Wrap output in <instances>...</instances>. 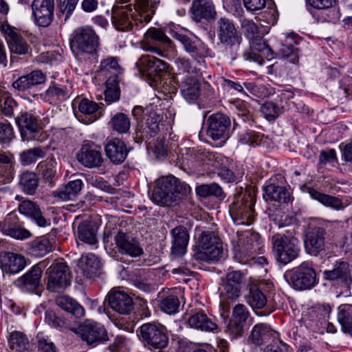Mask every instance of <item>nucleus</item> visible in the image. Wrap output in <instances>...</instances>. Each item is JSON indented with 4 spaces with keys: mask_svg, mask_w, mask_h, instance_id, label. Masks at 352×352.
<instances>
[{
    "mask_svg": "<svg viewBox=\"0 0 352 352\" xmlns=\"http://www.w3.org/2000/svg\"><path fill=\"white\" fill-rule=\"evenodd\" d=\"M156 0H134L129 5L114 4L111 10V21L120 31H129L135 26L147 23L155 14Z\"/></svg>",
    "mask_w": 352,
    "mask_h": 352,
    "instance_id": "1",
    "label": "nucleus"
},
{
    "mask_svg": "<svg viewBox=\"0 0 352 352\" xmlns=\"http://www.w3.org/2000/svg\"><path fill=\"white\" fill-rule=\"evenodd\" d=\"M272 250L276 260L286 265L299 256L300 241L292 234L276 233L270 237Z\"/></svg>",
    "mask_w": 352,
    "mask_h": 352,
    "instance_id": "2",
    "label": "nucleus"
},
{
    "mask_svg": "<svg viewBox=\"0 0 352 352\" xmlns=\"http://www.w3.org/2000/svg\"><path fill=\"white\" fill-rule=\"evenodd\" d=\"M188 188V185L181 183L173 176L163 177L157 182L152 199L157 204L170 206L176 202L178 195L186 193Z\"/></svg>",
    "mask_w": 352,
    "mask_h": 352,
    "instance_id": "3",
    "label": "nucleus"
},
{
    "mask_svg": "<svg viewBox=\"0 0 352 352\" xmlns=\"http://www.w3.org/2000/svg\"><path fill=\"white\" fill-rule=\"evenodd\" d=\"M255 195L245 190L234 197L230 206V215L236 225H250L254 221Z\"/></svg>",
    "mask_w": 352,
    "mask_h": 352,
    "instance_id": "4",
    "label": "nucleus"
},
{
    "mask_svg": "<svg viewBox=\"0 0 352 352\" xmlns=\"http://www.w3.org/2000/svg\"><path fill=\"white\" fill-rule=\"evenodd\" d=\"M287 276L289 284L296 290L310 289L318 283L316 270L308 262L293 268Z\"/></svg>",
    "mask_w": 352,
    "mask_h": 352,
    "instance_id": "5",
    "label": "nucleus"
},
{
    "mask_svg": "<svg viewBox=\"0 0 352 352\" xmlns=\"http://www.w3.org/2000/svg\"><path fill=\"white\" fill-rule=\"evenodd\" d=\"M98 47V36L89 28L76 29L70 39L72 51L76 54H94Z\"/></svg>",
    "mask_w": 352,
    "mask_h": 352,
    "instance_id": "6",
    "label": "nucleus"
},
{
    "mask_svg": "<svg viewBox=\"0 0 352 352\" xmlns=\"http://www.w3.org/2000/svg\"><path fill=\"white\" fill-rule=\"evenodd\" d=\"M140 72L155 82H157L167 72L166 62L151 55H142L136 62Z\"/></svg>",
    "mask_w": 352,
    "mask_h": 352,
    "instance_id": "7",
    "label": "nucleus"
},
{
    "mask_svg": "<svg viewBox=\"0 0 352 352\" xmlns=\"http://www.w3.org/2000/svg\"><path fill=\"white\" fill-rule=\"evenodd\" d=\"M140 333L150 349H162L168 344V337L164 326L146 323L140 327Z\"/></svg>",
    "mask_w": 352,
    "mask_h": 352,
    "instance_id": "8",
    "label": "nucleus"
},
{
    "mask_svg": "<svg viewBox=\"0 0 352 352\" xmlns=\"http://www.w3.org/2000/svg\"><path fill=\"white\" fill-rule=\"evenodd\" d=\"M250 316L247 307L242 304L236 305L233 309L230 318H225L221 313V318H223L225 323L224 331L234 338L242 335L244 325Z\"/></svg>",
    "mask_w": 352,
    "mask_h": 352,
    "instance_id": "9",
    "label": "nucleus"
},
{
    "mask_svg": "<svg viewBox=\"0 0 352 352\" xmlns=\"http://www.w3.org/2000/svg\"><path fill=\"white\" fill-rule=\"evenodd\" d=\"M68 267L63 261H56L47 270L48 280L47 288L51 292H58L69 284Z\"/></svg>",
    "mask_w": 352,
    "mask_h": 352,
    "instance_id": "10",
    "label": "nucleus"
},
{
    "mask_svg": "<svg viewBox=\"0 0 352 352\" xmlns=\"http://www.w3.org/2000/svg\"><path fill=\"white\" fill-rule=\"evenodd\" d=\"M54 0H33L30 4L34 23L39 27H49L54 16Z\"/></svg>",
    "mask_w": 352,
    "mask_h": 352,
    "instance_id": "11",
    "label": "nucleus"
},
{
    "mask_svg": "<svg viewBox=\"0 0 352 352\" xmlns=\"http://www.w3.org/2000/svg\"><path fill=\"white\" fill-rule=\"evenodd\" d=\"M219 238L212 232H203L199 239V248L201 250L197 258L201 260L214 262L220 256Z\"/></svg>",
    "mask_w": 352,
    "mask_h": 352,
    "instance_id": "12",
    "label": "nucleus"
},
{
    "mask_svg": "<svg viewBox=\"0 0 352 352\" xmlns=\"http://www.w3.org/2000/svg\"><path fill=\"white\" fill-rule=\"evenodd\" d=\"M77 333L87 344H98L109 340L104 326L94 321H86L80 324Z\"/></svg>",
    "mask_w": 352,
    "mask_h": 352,
    "instance_id": "13",
    "label": "nucleus"
},
{
    "mask_svg": "<svg viewBox=\"0 0 352 352\" xmlns=\"http://www.w3.org/2000/svg\"><path fill=\"white\" fill-rule=\"evenodd\" d=\"M261 248L260 235L252 230H245L238 235L236 251L240 257L252 256Z\"/></svg>",
    "mask_w": 352,
    "mask_h": 352,
    "instance_id": "14",
    "label": "nucleus"
},
{
    "mask_svg": "<svg viewBox=\"0 0 352 352\" xmlns=\"http://www.w3.org/2000/svg\"><path fill=\"white\" fill-rule=\"evenodd\" d=\"M0 30L7 41L10 52L19 55L26 54L30 51V46L25 40L16 32L15 28L7 21H0Z\"/></svg>",
    "mask_w": 352,
    "mask_h": 352,
    "instance_id": "15",
    "label": "nucleus"
},
{
    "mask_svg": "<svg viewBox=\"0 0 352 352\" xmlns=\"http://www.w3.org/2000/svg\"><path fill=\"white\" fill-rule=\"evenodd\" d=\"M241 41L240 32L228 19H221V47H223L230 54L232 58Z\"/></svg>",
    "mask_w": 352,
    "mask_h": 352,
    "instance_id": "16",
    "label": "nucleus"
},
{
    "mask_svg": "<svg viewBox=\"0 0 352 352\" xmlns=\"http://www.w3.org/2000/svg\"><path fill=\"white\" fill-rule=\"evenodd\" d=\"M154 41H157L168 47H172L171 40L160 29L152 28L148 30L145 34V38L141 42V47L146 52H149L159 56H164V52L157 45Z\"/></svg>",
    "mask_w": 352,
    "mask_h": 352,
    "instance_id": "17",
    "label": "nucleus"
},
{
    "mask_svg": "<svg viewBox=\"0 0 352 352\" xmlns=\"http://www.w3.org/2000/svg\"><path fill=\"white\" fill-rule=\"evenodd\" d=\"M250 50L244 53V57L246 60L258 63L260 65L263 64V59L270 60L273 58V53L271 48L268 46L262 36H256L250 40Z\"/></svg>",
    "mask_w": 352,
    "mask_h": 352,
    "instance_id": "18",
    "label": "nucleus"
},
{
    "mask_svg": "<svg viewBox=\"0 0 352 352\" xmlns=\"http://www.w3.org/2000/svg\"><path fill=\"white\" fill-rule=\"evenodd\" d=\"M165 31L178 40L183 45L185 51L194 59L199 60L205 56V47L200 40L193 39L186 35L179 34L171 28H166Z\"/></svg>",
    "mask_w": 352,
    "mask_h": 352,
    "instance_id": "19",
    "label": "nucleus"
},
{
    "mask_svg": "<svg viewBox=\"0 0 352 352\" xmlns=\"http://www.w3.org/2000/svg\"><path fill=\"white\" fill-rule=\"evenodd\" d=\"M326 231L322 227L311 228L305 236V249L307 254L317 256L324 250V236Z\"/></svg>",
    "mask_w": 352,
    "mask_h": 352,
    "instance_id": "20",
    "label": "nucleus"
},
{
    "mask_svg": "<svg viewBox=\"0 0 352 352\" xmlns=\"http://www.w3.org/2000/svg\"><path fill=\"white\" fill-rule=\"evenodd\" d=\"M42 270L38 265L33 266L25 274L17 278L14 285L23 292H35L41 286Z\"/></svg>",
    "mask_w": 352,
    "mask_h": 352,
    "instance_id": "21",
    "label": "nucleus"
},
{
    "mask_svg": "<svg viewBox=\"0 0 352 352\" xmlns=\"http://www.w3.org/2000/svg\"><path fill=\"white\" fill-rule=\"evenodd\" d=\"M18 210L21 214L31 219L39 227L44 228L51 224L50 219L43 216L40 207L34 201L23 200L18 206Z\"/></svg>",
    "mask_w": 352,
    "mask_h": 352,
    "instance_id": "22",
    "label": "nucleus"
},
{
    "mask_svg": "<svg viewBox=\"0 0 352 352\" xmlns=\"http://www.w3.org/2000/svg\"><path fill=\"white\" fill-rule=\"evenodd\" d=\"M192 19L196 22L202 19L214 20L217 12L212 0H194L191 7Z\"/></svg>",
    "mask_w": 352,
    "mask_h": 352,
    "instance_id": "23",
    "label": "nucleus"
},
{
    "mask_svg": "<svg viewBox=\"0 0 352 352\" xmlns=\"http://www.w3.org/2000/svg\"><path fill=\"white\" fill-rule=\"evenodd\" d=\"M25 265V258L20 254L11 252L0 253V267L5 272L16 274L23 270Z\"/></svg>",
    "mask_w": 352,
    "mask_h": 352,
    "instance_id": "24",
    "label": "nucleus"
},
{
    "mask_svg": "<svg viewBox=\"0 0 352 352\" xmlns=\"http://www.w3.org/2000/svg\"><path fill=\"white\" fill-rule=\"evenodd\" d=\"M115 242L119 252L122 254L131 257L139 256L143 254V250L138 241L123 232H119L115 236Z\"/></svg>",
    "mask_w": 352,
    "mask_h": 352,
    "instance_id": "25",
    "label": "nucleus"
},
{
    "mask_svg": "<svg viewBox=\"0 0 352 352\" xmlns=\"http://www.w3.org/2000/svg\"><path fill=\"white\" fill-rule=\"evenodd\" d=\"M76 158L82 165L88 168L100 166L102 162L100 150L95 145H83Z\"/></svg>",
    "mask_w": 352,
    "mask_h": 352,
    "instance_id": "26",
    "label": "nucleus"
},
{
    "mask_svg": "<svg viewBox=\"0 0 352 352\" xmlns=\"http://www.w3.org/2000/svg\"><path fill=\"white\" fill-rule=\"evenodd\" d=\"M278 337V333L273 330L270 325L266 324H257L252 328L248 338V342L256 345L261 346Z\"/></svg>",
    "mask_w": 352,
    "mask_h": 352,
    "instance_id": "27",
    "label": "nucleus"
},
{
    "mask_svg": "<svg viewBox=\"0 0 352 352\" xmlns=\"http://www.w3.org/2000/svg\"><path fill=\"white\" fill-rule=\"evenodd\" d=\"M16 122L23 140H28L30 138L26 137L28 133L32 134L34 138L35 135L39 133L38 118L31 112L22 113L16 118Z\"/></svg>",
    "mask_w": 352,
    "mask_h": 352,
    "instance_id": "28",
    "label": "nucleus"
},
{
    "mask_svg": "<svg viewBox=\"0 0 352 352\" xmlns=\"http://www.w3.org/2000/svg\"><path fill=\"white\" fill-rule=\"evenodd\" d=\"M109 305L120 314H129L133 307L131 297L124 292L111 291L109 294Z\"/></svg>",
    "mask_w": 352,
    "mask_h": 352,
    "instance_id": "29",
    "label": "nucleus"
},
{
    "mask_svg": "<svg viewBox=\"0 0 352 352\" xmlns=\"http://www.w3.org/2000/svg\"><path fill=\"white\" fill-rule=\"evenodd\" d=\"M104 150L107 157L115 164H122L129 153L125 142L119 138L109 140Z\"/></svg>",
    "mask_w": 352,
    "mask_h": 352,
    "instance_id": "30",
    "label": "nucleus"
},
{
    "mask_svg": "<svg viewBox=\"0 0 352 352\" xmlns=\"http://www.w3.org/2000/svg\"><path fill=\"white\" fill-rule=\"evenodd\" d=\"M170 234L173 239L171 253L177 256L184 255L189 241L187 229L183 226H178L171 230Z\"/></svg>",
    "mask_w": 352,
    "mask_h": 352,
    "instance_id": "31",
    "label": "nucleus"
},
{
    "mask_svg": "<svg viewBox=\"0 0 352 352\" xmlns=\"http://www.w3.org/2000/svg\"><path fill=\"white\" fill-rule=\"evenodd\" d=\"M98 109L99 106L96 102L82 98L78 102L79 114H76V117L85 124H91L100 118Z\"/></svg>",
    "mask_w": 352,
    "mask_h": 352,
    "instance_id": "32",
    "label": "nucleus"
},
{
    "mask_svg": "<svg viewBox=\"0 0 352 352\" xmlns=\"http://www.w3.org/2000/svg\"><path fill=\"white\" fill-rule=\"evenodd\" d=\"M79 266L87 278H95L101 274V262L94 254L82 255L79 261Z\"/></svg>",
    "mask_w": 352,
    "mask_h": 352,
    "instance_id": "33",
    "label": "nucleus"
},
{
    "mask_svg": "<svg viewBox=\"0 0 352 352\" xmlns=\"http://www.w3.org/2000/svg\"><path fill=\"white\" fill-rule=\"evenodd\" d=\"M178 82H180L181 93L184 98L192 102L195 101L200 94L199 84L195 76H180Z\"/></svg>",
    "mask_w": 352,
    "mask_h": 352,
    "instance_id": "34",
    "label": "nucleus"
},
{
    "mask_svg": "<svg viewBox=\"0 0 352 352\" xmlns=\"http://www.w3.org/2000/svg\"><path fill=\"white\" fill-rule=\"evenodd\" d=\"M188 322L191 328L206 332L217 330L218 326L203 311H197L188 318Z\"/></svg>",
    "mask_w": 352,
    "mask_h": 352,
    "instance_id": "35",
    "label": "nucleus"
},
{
    "mask_svg": "<svg viewBox=\"0 0 352 352\" xmlns=\"http://www.w3.org/2000/svg\"><path fill=\"white\" fill-rule=\"evenodd\" d=\"M263 197L266 201L286 204L290 200V193L285 186L270 184L264 188Z\"/></svg>",
    "mask_w": 352,
    "mask_h": 352,
    "instance_id": "36",
    "label": "nucleus"
},
{
    "mask_svg": "<svg viewBox=\"0 0 352 352\" xmlns=\"http://www.w3.org/2000/svg\"><path fill=\"white\" fill-rule=\"evenodd\" d=\"M307 192L313 199L319 201L324 206L330 207L336 210L344 208V204L336 197L324 194L311 187L307 188Z\"/></svg>",
    "mask_w": 352,
    "mask_h": 352,
    "instance_id": "37",
    "label": "nucleus"
},
{
    "mask_svg": "<svg viewBox=\"0 0 352 352\" xmlns=\"http://www.w3.org/2000/svg\"><path fill=\"white\" fill-rule=\"evenodd\" d=\"M83 186L81 179L69 182L66 185L54 192V196L62 201L72 200L80 192Z\"/></svg>",
    "mask_w": 352,
    "mask_h": 352,
    "instance_id": "38",
    "label": "nucleus"
},
{
    "mask_svg": "<svg viewBox=\"0 0 352 352\" xmlns=\"http://www.w3.org/2000/svg\"><path fill=\"white\" fill-rule=\"evenodd\" d=\"M96 229L89 221L80 223L76 233L77 239L89 245H95L98 242L96 237Z\"/></svg>",
    "mask_w": 352,
    "mask_h": 352,
    "instance_id": "39",
    "label": "nucleus"
},
{
    "mask_svg": "<svg viewBox=\"0 0 352 352\" xmlns=\"http://www.w3.org/2000/svg\"><path fill=\"white\" fill-rule=\"evenodd\" d=\"M227 283L225 290L228 298L238 297L240 294V286L243 283V274L239 271H234L228 274Z\"/></svg>",
    "mask_w": 352,
    "mask_h": 352,
    "instance_id": "40",
    "label": "nucleus"
},
{
    "mask_svg": "<svg viewBox=\"0 0 352 352\" xmlns=\"http://www.w3.org/2000/svg\"><path fill=\"white\" fill-rule=\"evenodd\" d=\"M161 117L154 111H150L146 118L145 126L141 132L142 138L148 139L158 134L160 128Z\"/></svg>",
    "mask_w": 352,
    "mask_h": 352,
    "instance_id": "41",
    "label": "nucleus"
},
{
    "mask_svg": "<svg viewBox=\"0 0 352 352\" xmlns=\"http://www.w3.org/2000/svg\"><path fill=\"white\" fill-rule=\"evenodd\" d=\"M56 302L60 308L72 314L76 318H80L85 314L83 307L74 299L67 296H58L56 300Z\"/></svg>",
    "mask_w": 352,
    "mask_h": 352,
    "instance_id": "42",
    "label": "nucleus"
},
{
    "mask_svg": "<svg viewBox=\"0 0 352 352\" xmlns=\"http://www.w3.org/2000/svg\"><path fill=\"white\" fill-rule=\"evenodd\" d=\"M38 177L34 172L24 171L19 176V186L27 195H32L38 186Z\"/></svg>",
    "mask_w": 352,
    "mask_h": 352,
    "instance_id": "43",
    "label": "nucleus"
},
{
    "mask_svg": "<svg viewBox=\"0 0 352 352\" xmlns=\"http://www.w3.org/2000/svg\"><path fill=\"white\" fill-rule=\"evenodd\" d=\"M10 348L15 352H28L30 342L28 337L21 331H13L8 338Z\"/></svg>",
    "mask_w": 352,
    "mask_h": 352,
    "instance_id": "44",
    "label": "nucleus"
},
{
    "mask_svg": "<svg viewBox=\"0 0 352 352\" xmlns=\"http://www.w3.org/2000/svg\"><path fill=\"white\" fill-rule=\"evenodd\" d=\"M324 278L328 280L340 279L342 282L348 283L351 280L349 264L342 262L333 270L324 271Z\"/></svg>",
    "mask_w": 352,
    "mask_h": 352,
    "instance_id": "45",
    "label": "nucleus"
},
{
    "mask_svg": "<svg viewBox=\"0 0 352 352\" xmlns=\"http://www.w3.org/2000/svg\"><path fill=\"white\" fill-rule=\"evenodd\" d=\"M45 154V148L34 147L21 152L19 155V160L22 165L28 166L35 163L38 159L43 158Z\"/></svg>",
    "mask_w": 352,
    "mask_h": 352,
    "instance_id": "46",
    "label": "nucleus"
},
{
    "mask_svg": "<svg viewBox=\"0 0 352 352\" xmlns=\"http://www.w3.org/2000/svg\"><path fill=\"white\" fill-rule=\"evenodd\" d=\"M106 89L104 92V100L109 104L118 101L120 98V91L116 76H111L106 81Z\"/></svg>",
    "mask_w": 352,
    "mask_h": 352,
    "instance_id": "47",
    "label": "nucleus"
},
{
    "mask_svg": "<svg viewBox=\"0 0 352 352\" xmlns=\"http://www.w3.org/2000/svg\"><path fill=\"white\" fill-rule=\"evenodd\" d=\"M109 124L113 131L120 134L128 133L131 127L129 118L123 113H118L112 116Z\"/></svg>",
    "mask_w": 352,
    "mask_h": 352,
    "instance_id": "48",
    "label": "nucleus"
},
{
    "mask_svg": "<svg viewBox=\"0 0 352 352\" xmlns=\"http://www.w3.org/2000/svg\"><path fill=\"white\" fill-rule=\"evenodd\" d=\"M338 320L342 331L352 335V305H342L339 307Z\"/></svg>",
    "mask_w": 352,
    "mask_h": 352,
    "instance_id": "49",
    "label": "nucleus"
},
{
    "mask_svg": "<svg viewBox=\"0 0 352 352\" xmlns=\"http://www.w3.org/2000/svg\"><path fill=\"white\" fill-rule=\"evenodd\" d=\"M175 63L178 71V74L175 78L177 81H178V78H181L180 76H195L197 73L196 67L191 65L190 61L188 59L183 57H177L175 59Z\"/></svg>",
    "mask_w": 352,
    "mask_h": 352,
    "instance_id": "50",
    "label": "nucleus"
},
{
    "mask_svg": "<svg viewBox=\"0 0 352 352\" xmlns=\"http://www.w3.org/2000/svg\"><path fill=\"white\" fill-rule=\"evenodd\" d=\"M247 302L253 309H262L267 303V299L263 293L256 287H252L247 296Z\"/></svg>",
    "mask_w": 352,
    "mask_h": 352,
    "instance_id": "51",
    "label": "nucleus"
},
{
    "mask_svg": "<svg viewBox=\"0 0 352 352\" xmlns=\"http://www.w3.org/2000/svg\"><path fill=\"white\" fill-rule=\"evenodd\" d=\"M52 250V244L47 237H41L32 243V253L36 256H43Z\"/></svg>",
    "mask_w": 352,
    "mask_h": 352,
    "instance_id": "52",
    "label": "nucleus"
},
{
    "mask_svg": "<svg viewBox=\"0 0 352 352\" xmlns=\"http://www.w3.org/2000/svg\"><path fill=\"white\" fill-rule=\"evenodd\" d=\"M56 160L54 157H52L51 158L47 159V160L41 162L38 164L37 168L41 173L43 178L46 181L51 182L52 179L56 173Z\"/></svg>",
    "mask_w": 352,
    "mask_h": 352,
    "instance_id": "53",
    "label": "nucleus"
},
{
    "mask_svg": "<svg viewBox=\"0 0 352 352\" xmlns=\"http://www.w3.org/2000/svg\"><path fill=\"white\" fill-rule=\"evenodd\" d=\"M159 306L162 311L171 315L179 311L180 302L177 296L169 295L160 300Z\"/></svg>",
    "mask_w": 352,
    "mask_h": 352,
    "instance_id": "54",
    "label": "nucleus"
},
{
    "mask_svg": "<svg viewBox=\"0 0 352 352\" xmlns=\"http://www.w3.org/2000/svg\"><path fill=\"white\" fill-rule=\"evenodd\" d=\"M283 108L278 104L267 101L261 107V111L265 118L269 120H274L283 113Z\"/></svg>",
    "mask_w": 352,
    "mask_h": 352,
    "instance_id": "55",
    "label": "nucleus"
},
{
    "mask_svg": "<svg viewBox=\"0 0 352 352\" xmlns=\"http://www.w3.org/2000/svg\"><path fill=\"white\" fill-rule=\"evenodd\" d=\"M121 67L118 64L117 57L110 56L101 60L100 71L104 74L111 73L112 76H116L120 72Z\"/></svg>",
    "mask_w": 352,
    "mask_h": 352,
    "instance_id": "56",
    "label": "nucleus"
},
{
    "mask_svg": "<svg viewBox=\"0 0 352 352\" xmlns=\"http://www.w3.org/2000/svg\"><path fill=\"white\" fill-rule=\"evenodd\" d=\"M208 128L207 135L213 140H218L220 138V113H217L211 115L208 120Z\"/></svg>",
    "mask_w": 352,
    "mask_h": 352,
    "instance_id": "57",
    "label": "nucleus"
},
{
    "mask_svg": "<svg viewBox=\"0 0 352 352\" xmlns=\"http://www.w3.org/2000/svg\"><path fill=\"white\" fill-rule=\"evenodd\" d=\"M221 179L228 183H236L239 177L232 171V164L229 162L228 157L221 158Z\"/></svg>",
    "mask_w": 352,
    "mask_h": 352,
    "instance_id": "58",
    "label": "nucleus"
},
{
    "mask_svg": "<svg viewBox=\"0 0 352 352\" xmlns=\"http://www.w3.org/2000/svg\"><path fill=\"white\" fill-rule=\"evenodd\" d=\"M79 0H59L58 8V15H65V21H66L72 12H74L76 6Z\"/></svg>",
    "mask_w": 352,
    "mask_h": 352,
    "instance_id": "59",
    "label": "nucleus"
},
{
    "mask_svg": "<svg viewBox=\"0 0 352 352\" xmlns=\"http://www.w3.org/2000/svg\"><path fill=\"white\" fill-rule=\"evenodd\" d=\"M19 224L18 216L14 212H12L6 215L3 221L0 222V230L3 234H6Z\"/></svg>",
    "mask_w": 352,
    "mask_h": 352,
    "instance_id": "60",
    "label": "nucleus"
},
{
    "mask_svg": "<svg viewBox=\"0 0 352 352\" xmlns=\"http://www.w3.org/2000/svg\"><path fill=\"white\" fill-rule=\"evenodd\" d=\"M196 192L199 196L204 197L211 195L218 197L220 193V187L216 183L202 184L196 188Z\"/></svg>",
    "mask_w": 352,
    "mask_h": 352,
    "instance_id": "61",
    "label": "nucleus"
},
{
    "mask_svg": "<svg viewBox=\"0 0 352 352\" xmlns=\"http://www.w3.org/2000/svg\"><path fill=\"white\" fill-rule=\"evenodd\" d=\"M278 54L292 63H296L298 60V49L292 45H283Z\"/></svg>",
    "mask_w": 352,
    "mask_h": 352,
    "instance_id": "62",
    "label": "nucleus"
},
{
    "mask_svg": "<svg viewBox=\"0 0 352 352\" xmlns=\"http://www.w3.org/2000/svg\"><path fill=\"white\" fill-rule=\"evenodd\" d=\"M37 352H58V350L49 338L37 336Z\"/></svg>",
    "mask_w": 352,
    "mask_h": 352,
    "instance_id": "63",
    "label": "nucleus"
},
{
    "mask_svg": "<svg viewBox=\"0 0 352 352\" xmlns=\"http://www.w3.org/2000/svg\"><path fill=\"white\" fill-rule=\"evenodd\" d=\"M243 85L248 91L256 97L262 98L268 94V91L264 85H258L252 82H245Z\"/></svg>",
    "mask_w": 352,
    "mask_h": 352,
    "instance_id": "64",
    "label": "nucleus"
}]
</instances>
